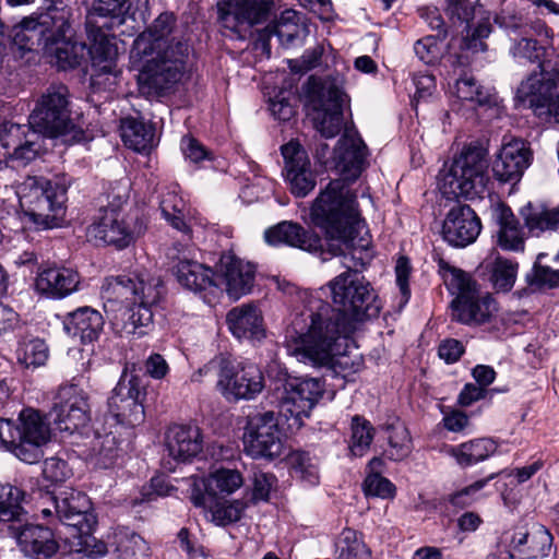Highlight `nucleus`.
Returning a JSON list of instances; mask_svg holds the SVG:
<instances>
[{"label":"nucleus","mask_w":559,"mask_h":559,"mask_svg":"<svg viewBox=\"0 0 559 559\" xmlns=\"http://www.w3.org/2000/svg\"><path fill=\"white\" fill-rule=\"evenodd\" d=\"M329 198L323 194L313 209V225L324 231L328 252L340 257L346 271L329 282L331 297L340 317L356 330L357 324L377 318L381 310L380 300L358 272L372 259L370 241L357 237L358 226H352L353 212L346 207L333 213L329 207Z\"/></svg>","instance_id":"1"},{"label":"nucleus","mask_w":559,"mask_h":559,"mask_svg":"<svg viewBox=\"0 0 559 559\" xmlns=\"http://www.w3.org/2000/svg\"><path fill=\"white\" fill-rule=\"evenodd\" d=\"M175 24V15L164 12L134 39L132 45L131 58L145 60L141 72L142 82L157 94L178 83L186 70L188 43L168 40Z\"/></svg>","instance_id":"2"},{"label":"nucleus","mask_w":559,"mask_h":559,"mask_svg":"<svg viewBox=\"0 0 559 559\" xmlns=\"http://www.w3.org/2000/svg\"><path fill=\"white\" fill-rule=\"evenodd\" d=\"M305 326L288 343L299 361L314 367L332 366L345 353L347 338L355 332L330 304L317 300L302 313Z\"/></svg>","instance_id":"3"},{"label":"nucleus","mask_w":559,"mask_h":559,"mask_svg":"<svg viewBox=\"0 0 559 559\" xmlns=\"http://www.w3.org/2000/svg\"><path fill=\"white\" fill-rule=\"evenodd\" d=\"M519 64L536 63L539 72L531 73L516 90V99L526 105L543 124L559 123V69H545L546 49L536 39L521 38L510 48Z\"/></svg>","instance_id":"4"},{"label":"nucleus","mask_w":559,"mask_h":559,"mask_svg":"<svg viewBox=\"0 0 559 559\" xmlns=\"http://www.w3.org/2000/svg\"><path fill=\"white\" fill-rule=\"evenodd\" d=\"M165 287L159 277L147 272L131 275L108 277L102 286V296L108 301L131 304L124 312L127 320L121 325V332L127 335L144 334L143 328L153 322V310L163 298Z\"/></svg>","instance_id":"5"},{"label":"nucleus","mask_w":559,"mask_h":559,"mask_svg":"<svg viewBox=\"0 0 559 559\" xmlns=\"http://www.w3.org/2000/svg\"><path fill=\"white\" fill-rule=\"evenodd\" d=\"M368 150L367 145L355 129H346L344 134L334 148V167L341 178L331 180L328 186L320 191L319 195L312 202L310 209V218L313 223V209L319 199L326 194L329 198V207L332 214L341 213L346 207L352 210V226H359L358 204L356 194L350 190L349 182L355 181L367 165Z\"/></svg>","instance_id":"6"},{"label":"nucleus","mask_w":559,"mask_h":559,"mask_svg":"<svg viewBox=\"0 0 559 559\" xmlns=\"http://www.w3.org/2000/svg\"><path fill=\"white\" fill-rule=\"evenodd\" d=\"M439 273L455 297L451 301L452 319L468 326L492 323L499 313V305L488 292H483L473 276L440 259Z\"/></svg>","instance_id":"7"},{"label":"nucleus","mask_w":559,"mask_h":559,"mask_svg":"<svg viewBox=\"0 0 559 559\" xmlns=\"http://www.w3.org/2000/svg\"><path fill=\"white\" fill-rule=\"evenodd\" d=\"M69 186L66 176L53 180L29 176L20 183L16 195L25 215L37 228L51 229L60 227L64 219Z\"/></svg>","instance_id":"8"},{"label":"nucleus","mask_w":559,"mask_h":559,"mask_svg":"<svg viewBox=\"0 0 559 559\" xmlns=\"http://www.w3.org/2000/svg\"><path fill=\"white\" fill-rule=\"evenodd\" d=\"M50 437V424L37 409L23 408L16 420L0 418L1 444L27 464L37 463L43 457V447Z\"/></svg>","instance_id":"9"},{"label":"nucleus","mask_w":559,"mask_h":559,"mask_svg":"<svg viewBox=\"0 0 559 559\" xmlns=\"http://www.w3.org/2000/svg\"><path fill=\"white\" fill-rule=\"evenodd\" d=\"M70 92L63 84L50 85L38 98L28 122L46 136L66 144L84 140L83 129L70 117Z\"/></svg>","instance_id":"10"},{"label":"nucleus","mask_w":559,"mask_h":559,"mask_svg":"<svg viewBox=\"0 0 559 559\" xmlns=\"http://www.w3.org/2000/svg\"><path fill=\"white\" fill-rule=\"evenodd\" d=\"M486 151L469 145L454 158L449 171L443 176L440 190L448 199L480 198L489 181Z\"/></svg>","instance_id":"11"},{"label":"nucleus","mask_w":559,"mask_h":559,"mask_svg":"<svg viewBox=\"0 0 559 559\" xmlns=\"http://www.w3.org/2000/svg\"><path fill=\"white\" fill-rule=\"evenodd\" d=\"M243 430L245 452L253 459L274 460L284 454L286 435L274 412L249 416Z\"/></svg>","instance_id":"12"},{"label":"nucleus","mask_w":559,"mask_h":559,"mask_svg":"<svg viewBox=\"0 0 559 559\" xmlns=\"http://www.w3.org/2000/svg\"><path fill=\"white\" fill-rule=\"evenodd\" d=\"M51 414L60 431L83 433L91 420L88 394L81 386V379L58 386L52 397Z\"/></svg>","instance_id":"13"},{"label":"nucleus","mask_w":559,"mask_h":559,"mask_svg":"<svg viewBox=\"0 0 559 559\" xmlns=\"http://www.w3.org/2000/svg\"><path fill=\"white\" fill-rule=\"evenodd\" d=\"M144 396L145 389L140 377L128 374L126 368L108 397V414L120 425L138 426L145 417Z\"/></svg>","instance_id":"14"},{"label":"nucleus","mask_w":559,"mask_h":559,"mask_svg":"<svg viewBox=\"0 0 559 559\" xmlns=\"http://www.w3.org/2000/svg\"><path fill=\"white\" fill-rule=\"evenodd\" d=\"M219 22L238 39L251 36L252 28L269 21L271 3L266 0H225L218 4Z\"/></svg>","instance_id":"15"},{"label":"nucleus","mask_w":559,"mask_h":559,"mask_svg":"<svg viewBox=\"0 0 559 559\" xmlns=\"http://www.w3.org/2000/svg\"><path fill=\"white\" fill-rule=\"evenodd\" d=\"M217 386L228 401L253 400L263 391L265 381L254 364L223 361Z\"/></svg>","instance_id":"16"},{"label":"nucleus","mask_w":559,"mask_h":559,"mask_svg":"<svg viewBox=\"0 0 559 559\" xmlns=\"http://www.w3.org/2000/svg\"><path fill=\"white\" fill-rule=\"evenodd\" d=\"M314 128L322 136L337 135L343 124L344 94L335 85L313 88L309 94Z\"/></svg>","instance_id":"17"},{"label":"nucleus","mask_w":559,"mask_h":559,"mask_svg":"<svg viewBox=\"0 0 559 559\" xmlns=\"http://www.w3.org/2000/svg\"><path fill=\"white\" fill-rule=\"evenodd\" d=\"M284 177L289 191L297 198H305L316 187V175L306 150L295 141L282 146Z\"/></svg>","instance_id":"18"},{"label":"nucleus","mask_w":559,"mask_h":559,"mask_svg":"<svg viewBox=\"0 0 559 559\" xmlns=\"http://www.w3.org/2000/svg\"><path fill=\"white\" fill-rule=\"evenodd\" d=\"M88 38L92 45L87 48V55L91 56L92 66L95 69L94 80L102 75H112L114 79L120 73L117 69L118 48L116 36L108 33L107 21L103 23L86 22Z\"/></svg>","instance_id":"19"},{"label":"nucleus","mask_w":559,"mask_h":559,"mask_svg":"<svg viewBox=\"0 0 559 559\" xmlns=\"http://www.w3.org/2000/svg\"><path fill=\"white\" fill-rule=\"evenodd\" d=\"M255 266L246 262L235 254L223 253L216 264L215 280L219 286L216 289H224L233 299L249 294L255 281Z\"/></svg>","instance_id":"20"},{"label":"nucleus","mask_w":559,"mask_h":559,"mask_svg":"<svg viewBox=\"0 0 559 559\" xmlns=\"http://www.w3.org/2000/svg\"><path fill=\"white\" fill-rule=\"evenodd\" d=\"M444 11L451 20L466 24V36H471L466 47L484 50L485 44L481 39L491 33L490 16L484 5H472L468 0H444Z\"/></svg>","instance_id":"21"},{"label":"nucleus","mask_w":559,"mask_h":559,"mask_svg":"<svg viewBox=\"0 0 559 559\" xmlns=\"http://www.w3.org/2000/svg\"><path fill=\"white\" fill-rule=\"evenodd\" d=\"M480 230V218L469 205L453 206L448 212L442 225L443 239L457 248H464L475 242Z\"/></svg>","instance_id":"22"},{"label":"nucleus","mask_w":559,"mask_h":559,"mask_svg":"<svg viewBox=\"0 0 559 559\" xmlns=\"http://www.w3.org/2000/svg\"><path fill=\"white\" fill-rule=\"evenodd\" d=\"M55 508L59 520L80 534H90L96 525L92 502L84 492L76 490L63 492L62 497L56 498Z\"/></svg>","instance_id":"23"},{"label":"nucleus","mask_w":559,"mask_h":559,"mask_svg":"<svg viewBox=\"0 0 559 559\" xmlns=\"http://www.w3.org/2000/svg\"><path fill=\"white\" fill-rule=\"evenodd\" d=\"M265 241L272 246H289L311 253L329 254L323 249L322 239L313 231L306 230L301 225L284 221L264 233Z\"/></svg>","instance_id":"24"},{"label":"nucleus","mask_w":559,"mask_h":559,"mask_svg":"<svg viewBox=\"0 0 559 559\" xmlns=\"http://www.w3.org/2000/svg\"><path fill=\"white\" fill-rule=\"evenodd\" d=\"M88 234L96 240L118 249L128 247L134 239L123 213L115 210H99L96 221L88 228Z\"/></svg>","instance_id":"25"},{"label":"nucleus","mask_w":559,"mask_h":559,"mask_svg":"<svg viewBox=\"0 0 559 559\" xmlns=\"http://www.w3.org/2000/svg\"><path fill=\"white\" fill-rule=\"evenodd\" d=\"M10 534L16 539L21 550L34 559H49L59 548L53 533L41 525L10 526Z\"/></svg>","instance_id":"26"},{"label":"nucleus","mask_w":559,"mask_h":559,"mask_svg":"<svg viewBox=\"0 0 559 559\" xmlns=\"http://www.w3.org/2000/svg\"><path fill=\"white\" fill-rule=\"evenodd\" d=\"M531 152L521 140L502 145L492 165V171L500 182L519 181L530 166Z\"/></svg>","instance_id":"27"},{"label":"nucleus","mask_w":559,"mask_h":559,"mask_svg":"<svg viewBox=\"0 0 559 559\" xmlns=\"http://www.w3.org/2000/svg\"><path fill=\"white\" fill-rule=\"evenodd\" d=\"M243 484L241 474L236 469H218L212 473L202 488L193 484L190 500L194 507H206L207 500L217 496H228L239 489Z\"/></svg>","instance_id":"28"},{"label":"nucleus","mask_w":559,"mask_h":559,"mask_svg":"<svg viewBox=\"0 0 559 559\" xmlns=\"http://www.w3.org/2000/svg\"><path fill=\"white\" fill-rule=\"evenodd\" d=\"M79 273L69 267L51 266L38 272L35 280L36 290L49 298H63L78 289Z\"/></svg>","instance_id":"29"},{"label":"nucleus","mask_w":559,"mask_h":559,"mask_svg":"<svg viewBox=\"0 0 559 559\" xmlns=\"http://www.w3.org/2000/svg\"><path fill=\"white\" fill-rule=\"evenodd\" d=\"M39 15L49 51L61 41L75 37L73 11L69 5L51 3L47 12Z\"/></svg>","instance_id":"30"},{"label":"nucleus","mask_w":559,"mask_h":559,"mask_svg":"<svg viewBox=\"0 0 559 559\" xmlns=\"http://www.w3.org/2000/svg\"><path fill=\"white\" fill-rule=\"evenodd\" d=\"M166 445L175 460L189 462L202 452L203 436L195 426L176 425L167 432Z\"/></svg>","instance_id":"31"},{"label":"nucleus","mask_w":559,"mask_h":559,"mask_svg":"<svg viewBox=\"0 0 559 559\" xmlns=\"http://www.w3.org/2000/svg\"><path fill=\"white\" fill-rule=\"evenodd\" d=\"M226 321L230 332L237 338L260 341L265 335L262 313L251 304L241 305L229 310Z\"/></svg>","instance_id":"32"},{"label":"nucleus","mask_w":559,"mask_h":559,"mask_svg":"<svg viewBox=\"0 0 559 559\" xmlns=\"http://www.w3.org/2000/svg\"><path fill=\"white\" fill-rule=\"evenodd\" d=\"M103 326L102 313L91 307H82L68 313L63 321L66 332L73 337H79L82 343L95 341Z\"/></svg>","instance_id":"33"},{"label":"nucleus","mask_w":559,"mask_h":559,"mask_svg":"<svg viewBox=\"0 0 559 559\" xmlns=\"http://www.w3.org/2000/svg\"><path fill=\"white\" fill-rule=\"evenodd\" d=\"M174 274L182 287L194 293L219 286L213 270L194 260L179 259L174 266Z\"/></svg>","instance_id":"34"},{"label":"nucleus","mask_w":559,"mask_h":559,"mask_svg":"<svg viewBox=\"0 0 559 559\" xmlns=\"http://www.w3.org/2000/svg\"><path fill=\"white\" fill-rule=\"evenodd\" d=\"M120 133L124 145L139 153L151 151L155 144L154 127L139 118H122Z\"/></svg>","instance_id":"35"},{"label":"nucleus","mask_w":559,"mask_h":559,"mask_svg":"<svg viewBox=\"0 0 559 559\" xmlns=\"http://www.w3.org/2000/svg\"><path fill=\"white\" fill-rule=\"evenodd\" d=\"M11 36L13 45L22 51H33L38 48L49 51L40 15L23 19L12 28Z\"/></svg>","instance_id":"36"},{"label":"nucleus","mask_w":559,"mask_h":559,"mask_svg":"<svg viewBox=\"0 0 559 559\" xmlns=\"http://www.w3.org/2000/svg\"><path fill=\"white\" fill-rule=\"evenodd\" d=\"M520 213L532 236L539 237L544 233L556 231L559 228V206H534L527 203Z\"/></svg>","instance_id":"37"},{"label":"nucleus","mask_w":559,"mask_h":559,"mask_svg":"<svg viewBox=\"0 0 559 559\" xmlns=\"http://www.w3.org/2000/svg\"><path fill=\"white\" fill-rule=\"evenodd\" d=\"M497 449L498 444L493 439L478 438L451 447L449 454L455 459L460 466L467 467L487 460Z\"/></svg>","instance_id":"38"},{"label":"nucleus","mask_w":559,"mask_h":559,"mask_svg":"<svg viewBox=\"0 0 559 559\" xmlns=\"http://www.w3.org/2000/svg\"><path fill=\"white\" fill-rule=\"evenodd\" d=\"M121 455L117 437L112 432H95L90 443V461L99 468L112 467Z\"/></svg>","instance_id":"39"},{"label":"nucleus","mask_w":559,"mask_h":559,"mask_svg":"<svg viewBox=\"0 0 559 559\" xmlns=\"http://www.w3.org/2000/svg\"><path fill=\"white\" fill-rule=\"evenodd\" d=\"M481 266L489 272V281L497 292L507 293L512 289L516 280L518 263L496 254L486 259Z\"/></svg>","instance_id":"40"},{"label":"nucleus","mask_w":559,"mask_h":559,"mask_svg":"<svg viewBox=\"0 0 559 559\" xmlns=\"http://www.w3.org/2000/svg\"><path fill=\"white\" fill-rule=\"evenodd\" d=\"M24 498L22 489L11 485H0V532L5 527L14 526L21 522L23 508L21 502Z\"/></svg>","instance_id":"41"},{"label":"nucleus","mask_w":559,"mask_h":559,"mask_svg":"<svg viewBox=\"0 0 559 559\" xmlns=\"http://www.w3.org/2000/svg\"><path fill=\"white\" fill-rule=\"evenodd\" d=\"M498 246L508 251L524 250V234L520 222L510 209H502L499 215Z\"/></svg>","instance_id":"42"},{"label":"nucleus","mask_w":559,"mask_h":559,"mask_svg":"<svg viewBox=\"0 0 559 559\" xmlns=\"http://www.w3.org/2000/svg\"><path fill=\"white\" fill-rule=\"evenodd\" d=\"M452 93L461 100L469 102L478 107H491L497 104L495 95L479 85L471 75H463L455 80Z\"/></svg>","instance_id":"43"},{"label":"nucleus","mask_w":559,"mask_h":559,"mask_svg":"<svg viewBox=\"0 0 559 559\" xmlns=\"http://www.w3.org/2000/svg\"><path fill=\"white\" fill-rule=\"evenodd\" d=\"M159 207L163 217L177 230L188 234L189 227L185 221L187 204L179 195L177 187L169 188L162 194Z\"/></svg>","instance_id":"44"},{"label":"nucleus","mask_w":559,"mask_h":559,"mask_svg":"<svg viewBox=\"0 0 559 559\" xmlns=\"http://www.w3.org/2000/svg\"><path fill=\"white\" fill-rule=\"evenodd\" d=\"M388 457L392 461L406 459L413 451V440L407 427L397 420L388 426Z\"/></svg>","instance_id":"45"},{"label":"nucleus","mask_w":559,"mask_h":559,"mask_svg":"<svg viewBox=\"0 0 559 559\" xmlns=\"http://www.w3.org/2000/svg\"><path fill=\"white\" fill-rule=\"evenodd\" d=\"M371 551L365 544L360 533L353 528H344L336 543L337 559H370Z\"/></svg>","instance_id":"46"},{"label":"nucleus","mask_w":559,"mask_h":559,"mask_svg":"<svg viewBox=\"0 0 559 559\" xmlns=\"http://www.w3.org/2000/svg\"><path fill=\"white\" fill-rule=\"evenodd\" d=\"M57 64L60 69H73L81 66L82 61L87 55V46L84 43L72 39H67L56 45L52 49Z\"/></svg>","instance_id":"47"},{"label":"nucleus","mask_w":559,"mask_h":559,"mask_svg":"<svg viewBox=\"0 0 559 559\" xmlns=\"http://www.w3.org/2000/svg\"><path fill=\"white\" fill-rule=\"evenodd\" d=\"M44 135L37 129H32L20 142V145L9 153V157L22 165L29 164L46 151Z\"/></svg>","instance_id":"48"},{"label":"nucleus","mask_w":559,"mask_h":559,"mask_svg":"<svg viewBox=\"0 0 559 559\" xmlns=\"http://www.w3.org/2000/svg\"><path fill=\"white\" fill-rule=\"evenodd\" d=\"M313 407L307 399L299 397L286 389L280 401V414L287 420L293 419V426H301L304 418L309 417Z\"/></svg>","instance_id":"49"},{"label":"nucleus","mask_w":559,"mask_h":559,"mask_svg":"<svg viewBox=\"0 0 559 559\" xmlns=\"http://www.w3.org/2000/svg\"><path fill=\"white\" fill-rule=\"evenodd\" d=\"M350 451L356 456H362L368 449L374 437V428L366 418L355 415L350 424Z\"/></svg>","instance_id":"50"},{"label":"nucleus","mask_w":559,"mask_h":559,"mask_svg":"<svg viewBox=\"0 0 559 559\" xmlns=\"http://www.w3.org/2000/svg\"><path fill=\"white\" fill-rule=\"evenodd\" d=\"M211 514V521L218 526H225L240 520L243 504L240 501L222 502L216 498L207 500V506L202 507Z\"/></svg>","instance_id":"51"},{"label":"nucleus","mask_w":559,"mask_h":559,"mask_svg":"<svg viewBox=\"0 0 559 559\" xmlns=\"http://www.w3.org/2000/svg\"><path fill=\"white\" fill-rule=\"evenodd\" d=\"M16 358L26 368L43 366L48 359V347L40 338L24 341L16 349Z\"/></svg>","instance_id":"52"},{"label":"nucleus","mask_w":559,"mask_h":559,"mask_svg":"<svg viewBox=\"0 0 559 559\" xmlns=\"http://www.w3.org/2000/svg\"><path fill=\"white\" fill-rule=\"evenodd\" d=\"M126 0H94L87 22L102 23L99 19L109 17V27L120 25L123 22L122 12Z\"/></svg>","instance_id":"53"},{"label":"nucleus","mask_w":559,"mask_h":559,"mask_svg":"<svg viewBox=\"0 0 559 559\" xmlns=\"http://www.w3.org/2000/svg\"><path fill=\"white\" fill-rule=\"evenodd\" d=\"M284 389L289 390L299 397L307 399L311 405H316L322 396L323 383L316 378H293L286 381Z\"/></svg>","instance_id":"54"},{"label":"nucleus","mask_w":559,"mask_h":559,"mask_svg":"<svg viewBox=\"0 0 559 559\" xmlns=\"http://www.w3.org/2000/svg\"><path fill=\"white\" fill-rule=\"evenodd\" d=\"M293 475L309 486L319 484V472L308 453L296 452L290 456Z\"/></svg>","instance_id":"55"},{"label":"nucleus","mask_w":559,"mask_h":559,"mask_svg":"<svg viewBox=\"0 0 559 559\" xmlns=\"http://www.w3.org/2000/svg\"><path fill=\"white\" fill-rule=\"evenodd\" d=\"M447 37V31L439 32L437 35H428L418 39L414 44L416 56L426 64H432L438 61L441 55V43Z\"/></svg>","instance_id":"56"},{"label":"nucleus","mask_w":559,"mask_h":559,"mask_svg":"<svg viewBox=\"0 0 559 559\" xmlns=\"http://www.w3.org/2000/svg\"><path fill=\"white\" fill-rule=\"evenodd\" d=\"M552 536L544 526L536 527L530 535L528 543L522 551V558H537L548 555Z\"/></svg>","instance_id":"57"},{"label":"nucleus","mask_w":559,"mask_h":559,"mask_svg":"<svg viewBox=\"0 0 559 559\" xmlns=\"http://www.w3.org/2000/svg\"><path fill=\"white\" fill-rule=\"evenodd\" d=\"M364 492L368 497L393 499L396 493L395 485L379 473L369 474L362 485Z\"/></svg>","instance_id":"58"},{"label":"nucleus","mask_w":559,"mask_h":559,"mask_svg":"<svg viewBox=\"0 0 559 559\" xmlns=\"http://www.w3.org/2000/svg\"><path fill=\"white\" fill-rule=\"evenodd\" d=\"M32 129L29 123L20 124L12 121L0 123V143L2 147L13 151Z\"/></svg>","instance_id":"59"},{"label":"nucleus","mask_w":559,"mask_h":559,"mask_svg":"<svg viewBox=\"0 0 559 559\" xmlns=\"http://www.w3.org/2000/svg\"><path fill=\"white\" fill-rule=\"evenodd\" d=\"M117 550L122 559H139L140 556H146L148 547L139 534L130 533L120 538Z\"/></svg>","instance_id":"60"},{"label":"nucleus","mask_w":559,"mask_h":559,"mask_svg":"<svg viewBox=\"0 0 559 559\" xmlns=\"http://www.w3.org/2000/svg\"><path fill=\"white\" fill-rule=\"evenodd\" d=\"M277 36L282 44H290L298 37V26L294 23H288L285 16L274 24H270L261 34V38Z\"/></svg>","instance_id":"61"},{"label":"nucleus","mask_w":559,"mask_h":559,"mask_svg":"<svg viewBox=\"0 0 559 559\" xmlns=\"http://www.w3.org/2000/svg\"><path fill=\"white\" fill-rule=\"evenodd\" d=\"M72 472L67 462L59 457H49L44 461V478L52 484L62 483L71 476Z\"/></svg>","instance_id":"62"},{"label":"nucleus","mask_w":559,"mask_h":559,"mask_svg":"<svg viewBox=\"0 0 559 559\" xmlns=\"http://www.w3.org/2000/svg\"><path fill=\"white\" fill-rule=\"evenodd\" d=\"M493 477L495 475L492 474L487 478L476 480L469 486L452 493L449 499L450 503L459 508H465L469 506L475 500V495L480 491Z\"/></svg>","instance_id":"63"},{"label":"nucleus","mask_w":559,"mask_h":559,"mask_svg":"<svg viewBox=\"0 0 559 559\" xmlns=\"http://www.w3.org/2000/svg\"><path fill=\"white\" fill-rule=\"evenodd\" d=\"M276 477L273 474L255 472L253 474L252 498L255 501H267L275 487Z\"/></svg>","instance_id":"64"}]
</instances>
